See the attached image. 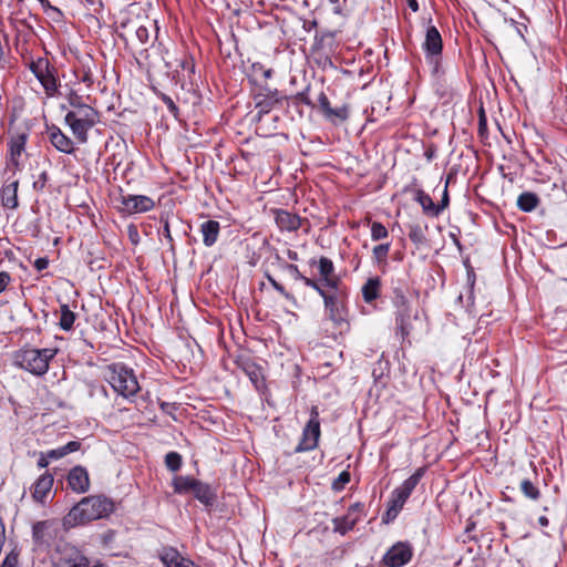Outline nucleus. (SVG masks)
<instances>
[{"instance_id":"nucleus-35","label":"nucleus","mask_w":567,"mask_h":567,"mask_svg":"<svg viewBox=\"0 0 567 567\" xmlns=\"http://www.w3.org/2000/svg\"><path fill=\"white\" fill-rule=\"evenodd\" d=\"M165 464L171 471L175 472L182 465V456L177 452H169L165 456Z\"/></svg>"},{"instance_id":"nucleus-42","label":"nucleus","mask_w":567,"mask_h":567,"mask_svg":"<svg viewBox=\"0 0 567 567\" xmlns=\"http://www.w3.org/2000/svg\"><path fill=\"white\" fill-rule=\"evenodd\" d=\"M136 38L142 44L147 43L150 39V29L145 24H141L135 30Z\"/></svg>"},{"instance_id":"nucleus-54","label":"nucleus","mask_w":567,"mask_h":567,"mask_svg":"<svg viewBox=\"0 0 567 567\" xmlns=\"http://www.w3.org/2000/svg\"><path fill=\"white\" fill-rule=\"evenodd\" d=\"M49 457L47 455H41V457L38 461V466L41 468H44L49 465Z\"/></svg>"},{"instance_id":"nucleus-23","label":"nucleus","mask_w":567,"mask_h":567,"mask_svg":"<svg viewBox=\"0 0 567 567\" xmlns=\"http://www.w3.org/2000/svg\"><path fill=\"white\" fill-rule=\"evenodd\" d=\"M195 497L205 505H210L215 499V493L213 488L205 483L199 481L196 482L193 491Z\"/></svg>"},{"instance_id":"nucleus-16","label":"nucleus","mask_w":567,"mask_h":567,"mask_svg":"<svg viewBox=\"0 0 567 567\" xmlns=\"http://www.w3.org/2000/svg\"><path fill=\"white\" fill-rule=\"evenodd\" d=\"M443 48L442 37L439 30L431 25L426 30L423 49L427 56L436 58L441 54Z\"/></svg>"},{"instance_id":"nucleus-14","label":"nucleus","mask_w":567,"mask_h":567,"mask_svg":"<svg viewBox=\"0 0 567 567\" xmlns=\"http://www.w3.org/2000/svg\"><path fill=\"white\" fill-rule=\"evenodd\" d=\"M19 181H7L0 189L1 205L7 209H17L19 206L18 200Z\"/></svg>"},{"instance_id":"nucleus-51","label":"nucleus","mask_w":567,"mask_h":567,"mask_svg":"<svg viewBox=\"0 0 567 567\" xmlns=\"http://www.w3.org/2000/svg\"><path fill=\"white\" fill-rule=\"evenodd\" d=\"M163 101L164 103L167 105L168 110L171 111V113H173L174 115L177 114V106L175 105V103L173 102V100L169 97V96H163Z\"/></svg>"},{"instance_id":"nucleus-45","label":"nucleus","mask_w":567,"mask_h":567,"mask_svg":"<svg viewBox=\"0 0 567 567\" xmlns=\"http://www.w3.org/2000/svg\"><path fill=\"white\" fill-rule=\"evenodd\" d=\"M18 566V555L14 553H10L4 558L1 567H17Z\"/></svg>"},{"instance_id":"nucleus-27","label":"nucleus","mask_w":567,"mask_h":567,"mask_svg":"<svg viewBox=\"0 0 567 567\" xmlns=\"http://www.w3.org/2000/svg\"><path fill=\"white\" fill-rule=\"evenodd\" d=\"M380 281L378 278L369 279L362 287L363 299L371 302L379 296Z\"/></svg>"},{"instance_id":"nucleus-19","label":"nucleus","mask_w":567,"mask_h":567,"mask_svg":"<svg viewBox=\"0 0 567 567\" xmlns=\"http://www.w3.org/2000/svg\"><path fill=\"white\" fill-rule=\"evenodd\" d=\"M25 144H27V134L24 133H18L10 137L9 141V154H10V162L16 168L20 167V158L21 155L25 151Z\"/></svg>"},{"instance_id":"nucleus-55","label":"nucleus","mask_w":567,"mask_h":567,"mask_svg":"<svg viewBox=\"0 0 567 567\" xmlns=\"http://www.w3.org/2000/svg\"><path fill=\"white\" fill-rule=\"evenodd\" d=\"M408 6L413 12L419 10V3L416 0H408Z\"/></svg>"},{"instance_id":"nucleus-60","label":"nucleus","mask_w":567,"mask_h":567,"mask_svg":"<svg viewBox=\"0 0 567 567\" xmlns=\"http://www.w3.org/2000/svg\"><path fill=\"white\" fill-rule=\"evenodd\" d=\"M330 3L336 4L339 2V0H329Z\"/></svg>"},{"instance_id":"nucleus-6","label":"nucleus","mask_w":567,"mask_h":567,"mask_svg":"<svg viewBox=\"0 0 567 567\" xmlns=\"http://www.w3.org/2000/svg\"><path fill=\"white\" fill-rule=\"evenodd\" d=\"M328 318L337 327L347 324V292L343 287L327 290L322 296Z\"/></svg>"},{"instance_id":"nucleus-38","label":"nucleus","mask_w":567,"mask_h":567,"mask_svg":"<svg viewBox=\"0 0 567 567\" xmlns=\"http://www.w3.org/2000/svg\"><path fill=\"white\" fill-rule=\"evenodd\" d=\"M47 527H48L47 522H38L37 524L33 525L32 534H33V538L35 542H38V543L44 542L43 534H44V530L47 529Z\"/></svg>"},{"instance_id":"nucleus-26","label":"nucleus","mask_w":567,"mask_h":567,"mask_svg":"<svg viewBox=\"0 0 567 567\" xmlns=\"http://www.w3.org/2000/svg\"><path fill=\"white\" fill-rule=\"evenodd\" d=\"M357 523V518L352 517L351 513H348L346 516L337 517L333 519V530L344 535L347 532L351 530Z\"/></svg>"},{"instance_id":"nucleus-3","label":"nucleus","mask_w":567,"mask_h":567,"mask_svg":"<svg viewBox=\"0 0 567 567\" xmlns=\"http://www.w3.org/2000/svg\"><path fill=\"white\" fill-rule=\"evenodd\" d=\"M105 379L112 389L125 399L134 398L141 389L133 370L122 364L109 367Z\"/></svg>"},{"instance_id":"nucleus-47","label":"nucleus","mask_w":567,"mask_h":567,"mask_svg":"<svg viewBox=\"0 0 567 567\" xmlns=\"http://www.w3.org/2000/svg\"><path fill=\"white\" fill-rule=\"evenodd\" d=\"M268 280L271 284V286L281 293L285 298L290 299V293L286 291L282 285H280L278 281H276L272 277L268 276Z\"/></svg>"},{"instance_id":"nucleus-11","label":"nucleus","mask_w":567,"mask_h":567,"mask_svg":"<svg viewBox=\"0 0 567 567\" xmlns=\"http://www.w3.org/2000/svg\"><path fill=\"white\" fill-rule=\"evenodd\" d=\"M155 206L154 200L144 195H123L121 196L120 209L126 214L146 213Z\"/></svg>"},{"instance_id":"nucleus-31","label":"nucleus","mask_w":567,"mask_h":567,"mask_svg":"<svg viewBox=\"0 0 567 567\" xmlns=\"http://www.w3.org/2000/svg\"><path fill=\"white\" fill-rule=\"evenodd\" d=\"M520 491L526 497L533 501H537L540 496L539 489L529 480L522 481Z\"/></svg>"},{"instance_id":"nucleus-44","label":"nucleus","mask_w":567,"mask_h":567,"mask_svg":"<svg viewBox=\"0 0 567 567\" xmlns=\"http://www.w3.org/2000/svg\"><path fill=\"white\" fill-rule=\"evenodd\" d=\"M318 103H319L320 109H321L322 113L324 114V116H326V115H327V113H328L329 111H331V109H332V107H331V105H330V102H329V100H328V97H327V95H326L323 92H321V93L319 94V96H318Z\"/></svg>"},{"instance_id":"nucleus-20","label":"nucleus","mask_w":567,"mask_h":567,"mask_svg":"<svg viewBox=\"0 0 567 567\" xmlns=\"http://www.w3.org/2000/svg\"><path fill=\"white\" fill-rule=\"evenodd\" d=\"M220 225L216 220H207L200 225L203 243L207 247H212L218 239Z\"/></svg>"},{"instance_id":"nucleus-10","label":"nucleus","mask_w":567,"mask_h":567,"mask_svg":"<svg viewBox=\"0 0 567 567\" xmlns=\"http://www.w3.org/2000/svg\"><path fill=\"white\" fill-rule=\"evenodd\" d=\"M412 546L408 542H398L383 556V564L386 567H401L412 558Z\"/></svg>"},{"instance_id":"nucleus-29","label":"nucleus","mask_w":567,"mask_h":567,"mask_svg":"<svg viewBox=\"0 0 567 567\" xmlns=\"http://www.w3.org/2000/svg\"><path fill=\"white\" fill-rule=\"evenodd\" d=\"M60 312H61L60 322H59L60 328L65 331L71 330L73 327L74 320H75L74 312H72L70 310L68 305H62L60 307Z\"/></svg>"},{"instance_id":"nucleus-17","label":"nucleus","mask_w":567,"mask_h":567,"mask_svg":"<svg viewBox=\"0 0 567 567\" xmlns=\"http://www.w3.org/2000/svg\"><path fill=\"white\" fill-rule=\"evenodd\" d=\"M53 475L42 474L33 484L32 497L35 502L43 504L51 493L53 486Z\"/></svg>"},{"instance_id":"nucleus-56","label":"nucleus","mask_w":567,"mask_h":567,"mask_svg":"<svg viewBox=\"0 0 567 567\" xmlns=\"http://www.w3.org/2000/svg\"><path fill=\"white\" fill-rule=\"evenodd\" d=\"M539 523H540V525L546 526L548 524V519L546 517L542 516L539 518Z\"/></svg>"},{"instance_id":"nucleus-21","label":"nucleus","mask_w":567,"mask_h":567,"mask_svg":"<svg viewBox=\"0 0 567 567\" xmlns=\"http://www.w3.org/2000/svg\"><path fill=\"white\" fill-rule=\"evenodd\" d=\"M162 561L165 567H198L174 549L166 550L162 556Z\"/></svg>"},{"instance_id":"nucleus-13","label":"nucleus","mask_w":567,"mask_h":567,"mask_svg":"<svg viewBox=\"0 0 567 567\" xmlns=\"http://www.w3.org/2000/svg\"><path fill=\"white\" fill-rule=\"evenodd\" d=\"M396 305V324L401 334L408 336L410 333V319L411 309L406 298L403 295H398L395 299Z\"/></svg>"},{"instance_id":"nucleus-8","label":"nucleus","mask_w":567,"mask_h":567,"mask_svg":"<svg viewBox=\"0 0 567 567\" xmlns=\"http://www.w3.org/2000/svg\"><path fill=\"white\" fill-rule=\"evenodd\" d=\"M320 434L319 411L317 406H312L310 419L302 431L301 440L295 451L300 453L315 450L318 445Z\"/></svg>"},{"instance_id":"nucleus-25","label":"nucleus","mask_w":567,"mask_h":567,"mask_svg":"<svg viewBox=\"0 0 567 567\" xmlns=\"http://www.w3.org/2000/svg\"><path fill=\"white\" fill-rule=\"evenodd\" d=\"M81 447V443L78 441H71L68 444L60 446L58 449L51 450L47 453V456L51 460H59L64 457L65 455L79 451Z\"/></svg>"},{"instance_id":"nucleus-43","label":"nucleus","mask_w":567,"mask_h":567,"mask_svg":"<svg viewBox=\"0 0 567 567\" xmlns=\"http://www.w3.org/2000/svg\"><path fill=\"white\" fill-rule=\"evenodd\" d=\"M318 103H319L320 109H321L322 113L324 114V116H326V115H327V113H328L329 111H331V109H332V107H331V105H330V102H329V100H328V97H327V95H326L323 92H321V93L319 94V96H318Z\"/></svg>"},{"instance_id":"nucleus-1","label":"nucleus","mask_w":567,"mask_h":567,"mask_svg":"<svg viewBox=\"0 0 567 567\" xmlns=\"http://www.w3.org/2000/svg\"><path fill=\"white\" fill-rule=\"evenodd\" d=\"M113 511V503L101 495L83 497L63 518L65 527H74L103 518Z\"/></svg>"},{"instance_id":"nucleus-28","label":"nucleus","mask_w":567,"mask_h":567,"mask_svg":"<svg viewBox=\"0 0 567 567\" xmlns=\"http://www.w3.org/2000/svg\"><path fill=\"white\" fill-rule=\"evenodd\" d=\"M197 480L189 476H177L173 481L174 491L178 494L192 492Z\"/></svg>"},{"instance_id":"nucleus-36","label":"nucleus","mask_w":567,"mask_h":567,"mask_svg":"<svg viewBox=\"0 0 567 567\" xmlns=\"http://www.w3.org/2000/svg\"><path fill=\"white\" fill-rule=\"evenodd\" d=\"M390 243L378 245L373 248V257L378 262H384L390 251Z\"/></svg>"},{"instance_id":"nucleus-61","label":"nucleus","mask_w":567,"mask_h":567,"mask_svg":"<svg viewBox=\"0 0 567 567\" xmlns=\"http://www.w3.org/2000/svg\"><path fill=\"white\" fill-rule=\"evenodd\" d=\"M89 4H93L94 0H85Z\"/></svg>"},{"instance_id":"nucleus-7","label":"nucleus","mask_w":567,"mask_h":567,"mask_svg":"<svg viewBox=\"0 0 567 567\" xmlns=\"http://www.w3.org/2000/svg\"><path fill=\"white\" fill-rule=\"evenodd\" d=\"M30 70L41 83L48 97H53L59 92V83L54 75V69L47 59H38L30 63Z\"/></svg>"},{"instance_id":"nucleus-53","label":"nucleus","mask_w":567,"mask_h":567,"mask_svg":"<svg viewBox=\"0 0 567 567\" xmlns=\"http://www.w3.org/2000/svg\"><path fill=\"white\" fill-rule=\"evenodd\" d=\"M81 81L83 83L86 84V86H91L92 83H93V78H92V74L90 72H84L82 78H81Z\"/></svg>"},{"instance_id":"nucleus-57","label":"nucleus","mask_w":567,"mask_h":567,"mask_svg":"<svg viewBox=\"0 0 567 567\" xmlns=\"http://www.w3.org/2000/svg\"><path fill=\"white\" fill-rule=\"evenodd\" d=\"M271 72H272L271 70L265 71V73H264L265 78H270L271 76Z\"/></svg>"},{"instance_id":"nucleus-15","label":"nucleus","mask_w":567,"mask_h":567,"mask_svg":"<svg viewBox=\"0 0 567 567\" xmlns=\"http://www.w3.org/2000/svg\"><path fill=\"white\" fill-rule=\"evenodd\" d=\"M275 221L280 230L296 231L301 226V218L285 209H275Z\"/></svg>"},{"instance_id":"nucleus-41","label":"nucleus","mask_w":567,"mask_h":567,"mask_svg":"<svg viewBox=\"0 0 567 567\" xmlns=\"http://www.w3.org/2000/svg\"><path fill=\"white\" fill-rule=\"evenodd\" d=\"M409 237L416 245L422 244L425 240L424 234L420 226H412L409 233Z\"/></svg>"},{"instance_id":"nucleus-12","label":"nucleus","mask_w":567,"mask_h":567,"mask_svg":"<svg viewBox=\"0 0 567 567\" xmlns=\"http://www.w3.org/2000/svg\"><path fill=\"white\" fill-rule=\"evenodd\" d=\"M66 482L69 487L78 494L86 493L90 488L89 473L85 467L80 465L70 470Z\"/></svg>"},{"instance_id":"nucleus-37","label":"nucleus","mask_w":567,"mask_h":567,"mask_svg":"<svg viewBox=\"0 0 567 567\" xmlns=\"http://www.w3.org/2000/svg\"><path fill=\"white\" fill-rule=\"evenodd\" d=\"M245 371L249 377L250 381L255 384V386L259 388L262 381L260 369L257 368L256 365H247L245 368Z\"/></svg>"},{"instance_id":"nucleus-58","label":"nucleus","mask_w":567,"mask_h":567,"mask_svg":"<svg viewBox=\"0 0 567 567\" xmlns=\"http://www.w3.org/2000/svg\"><path fill=\"white\" fill-rule=\"evenodd\" d=\"M480 125H481V127H482L483 125H485V120H484V116H483V115H481Z\"/></svg>"},{"instance_id":"nucleus-4","label":"nucleus","mask_w":567,"mask_h":567,"mask_svg":"<svg viewBox=\"0 0 567 567\" xmlns=\"http://www.w3.org/2000/svg\"><path fill=\"white\" fill-rule=\"evenodd\" d=\"M78 110H71L65 114V123L80 143L87 141V132L99 121L97 112L90 105H78Z\"/></svg>"},{"instance_id":"nucleus-24","label":"nucleus","mask_w":567,"mask_h":567,"mask_svg":"<svg viewBox=\"0 0 567 567\" xmlns=\"http://www.w3.org/2000/svg\"><path fill=\"white\" fill-rule=\"evenodd\" d=\"M538 196L530 192H525L517 198V206L523 212H532L538 206Z\"/></svg>"},{"instance_id":"nucleus-52","label":"nucleus","mask_w":567,"mask_h":567,"mask_svg":"<svg viewBox=\"0 0 567 567\" xmlns=\"http://www.w3.org/2000/svg\"><path fill=\"white\" fill-rule=\"evenodd\" d=\"M289 270L291 271V274H292V276H293V278H295L296 280H301V281H302V278H305V277H306V276H303V275L299 271V269H298V267H297L296 265H289Z\"/></svg>"},{"instance_id":"nucleus-46","label":"nucleus","mask_w":567,"mask_h":567,"mask_svg":"<svg viewBox=\"0 0 567 567\" xmlns=\"http://www.w3.org/2000/svg\"><path fill=\"white\" fill-rule=\"evenodd\" d=\"M11 282V276L7 271H0V293L3 292Z\"/></svg>"},{"instance_id":"nucleus-30","label":"nucleus","mask_w":567,"mask_h":567,"mask_svg":"<svg viewBox=\"0 0 567 567\" xmlns=\"http://www.w3.org/2000/svg\"><path fill=\"white\" fill-rule=\"evenodd\" d=\"M348 116L349 111L346 105H341L336 109L332 107L331 111H329L326 115V117L332 123L343 122L348 118Z\"/></svg>"},{"instance_id":"nucleus-2","label":"nucleus","mask_w":567,"mask_h":567,"mask_svg":"<svg viewBox=\"0 0 567 567\" xmlns=\"http://www.w3.org/2000/svg\"><path fill=\"white\" fill-rule=\"evenodd\" d=\"M56 349L25 348L14 355L16 363L34 375H43L49 370L50 361L55 357Z\"/></svg>"},{"instance_id":"nucleus-22","label":"nucleus","mask_w":567,"mask_h":567,"mask_svg":"<svg viewBox=\"0 0 567 567\" xmlns=\"http://www.w3.org/2000/svg\"><path fill=\"white\" fill-rule=\"evenodd\" d=\"M415 200L422 206L423 213L431 217H437L440 215V208L434 204L432 198L423 190H417L415 194Z\"/></svg>"},{"instance_id":"nucleus-9","label":"nucleus","mask_w":567,"mask_h":567,"mask_svg":"<svg viewBox=\"0 0 567 567\" xmlns=\"http://www.w3.org/2000/svg\"><path fill=\"white\" fill-rule=\"evenodd\" d=\"M310 265H317L319 280L327 290L342 287L341 280L336 274L332 260L322 256L319 258V260L311 259Z\"/></svg>"},{"instance_id":"nucleus-18","label":"nucleus","mask_w":567,"mask_h":567,"mask_svg":"<svg viewBox=\"0 0 567 567\" xmlns=\"http://www.w3.org/2000/svg\"><path fill=\"white\" fill-rule=\"evenodd\" d=\"M51 144L60 152L72 154L74 152L73 141L66 136L59 127L52 126L48 131Z\"/></svg>"},{"instance_id":"nucleus-59","label":"nucleus","mask_w":567,"mask_h":567,"mask_svg":"<svg viewBox=\"0 0 567 567\" xmlns=\"http://www.w3.org/2000/svg\"><path fill=\"white\" fill-rule=\"evenodd\" d=\"M165 233H167V235L169 236V228H168V224L165 225Z\"/></svg>"},{"instance_id":"nucleus-5","label":"nucleus","mask_w":567,"mask_h":567,"mask_svg":"<svg viewBox=\"0 0 567 567\" xmlns=\"http://www.w3.org/2000/svg\"><path fill=\"white\" fill-rule=\"evenodd\" d=\"M424 474L425 467H419L409 478L392 492L386 511V516L389 518L393 519L398 516L399 512L402 509L403 505Z\"/></svg>"},{"instance_id":"nucleus-48","label":"nucleus","mask_w":567,"mask_h":567,"mask_svg":"<svg viewBox=\"0 0 567 567\" xmlns=\"http://www.w3.org/2000/svg\"><path fill=\"white\" fill-rule=\"evenodd\" d=\"M49 262L48 257H41L34 260L33 266L38 271H42L48 268Z\"/></svg>"},{"instance_id":"nucleus-40","label":"nucleus","mask_w":567,"mask_h":567,"mask_svg":"<svg viewBox=\"0 0 567 567\" xmlns=\"http://www.w3.org/2000/svg\"><path fill=\"white\" fill-rule=\"evenodd\" d=\"M350 482V473L343 471L339 474V476L333 481L332 488L334 491H341L346 484Z\"/></svg>"},{"instance_id":"nucleus-32","label":"nucleus","mask_w":567,"mask_h":567,"mask_svg":"<svg viewBox=\"0 0 567 567\" xmlns=\"http://www.w3.org/2000/svg\"><path fill=\"white\" fill-rule=\"evenodd\" d=\"M278 102V99L275 95L266 96L256 102V109L258 110V114H266L270 112L274 105Z\"/></svg>"},{"instance_id":"nucleus-49","label":"nucleus","mask_w":567,"mask_h":567,"mask_svg":"<svg viewBox=\"0 0 567 567\" xmlns=\"http://www.w3.org/2000/svg\"><path fill=\"white\" fill-rule=\"evenodd\" d=\"M449 206V193L447 186H445L441 204H437V208H440V214Z\"/></svg>"},{"instance_id":"nucleus-34","label":"nucleus","mask_w":567,"mask_h":567,"mask_svg":"<svg viewBox=\"0 0 567 567\" xmlns=\"http://www.w3.org/2000/svg\"><path fill=\"white\" fill-rule=\"evenodd\" d=\"M389 236V231L385 226L379 221L371 224V238L372 240H381Z\"/></svg>"},{"instance_id":"nucleus-39","label":"nucleus","mask_w":567,"mask_h":567,"mask_svg":"<svg viewBox=\"0 0 567 567\" xmlns=\"http://www.w3.org/2000/svg\"><path fill=\"white\" fill-rule=\"evenodd\" d=\"M302 282H303L307 287H309V288H311V289L316 290L320 296H322V295L327 291V289H326V288H324V286L320 282V280H319V279H318V280H316V279H312V278L305 277V278H302Z\"/></svg>"},{"instance_id":"nucleus-50","label":"nucleus","mask_w":567,"mask_h":567,"mask_svg":"<svg viewBox=\"0 0 567 567\" xmlns=\"http://www.w3.org/2000/svg\"><path fill=\"white\" fill-rule=\"evenodd\" d=\"M69 103L72 107V110H78V105H86L85 103L82 102L81 97L79 95H71L70 99H69Z\"/></svg>"},{"instance_id":"nucleus-33","label":"nucleus","mask_w":567,"mask_h":567,"mask_svg":"<svg viewBox=\"0 0 567 567\" xmlns=\"http://www.w3.org/2000/svg\"><path fill=\"white\" fill-rule=\"evenodd\" d=\"M66 567H105L102 564L91 565L90 560L83 555H75L66 561Z\"/></svg>"}]
</instances>
